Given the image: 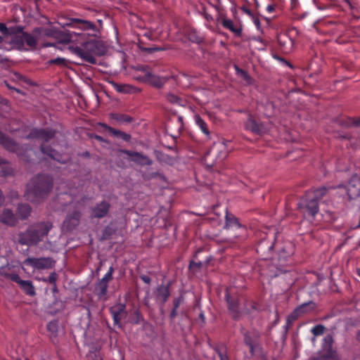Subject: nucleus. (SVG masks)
Wrapping results in <instances>:
<instances>
[{"label":"nucleus","instance_id":"obj_1","mask_svg":"<svg viewBox=\"0 0 360 360\" xmlns=\"http://www.w3.org/2000/svg\"><path fill=\"white\" fill-rule=\"evenodd\" d=\"M52 228L53 224L49 221L34 223L30 225L25 231L19 233L18 242L21 245L28 246H37L44 242L40 248L50 250L53 244L48 240L47 236Z\"/></svg>","mask_w":360,"mask_h":360},{"label":"nucleus","instance_id":"obj_2","mask_svg":"<svg viewBox=\"0 0 360 360\" xmlns=\"http://www.w3.org/2000/svg\"><path fill=\"white\" fill-rule=\"evenodd\" d=\"M52 188V177L47 174H40L32 178L27 184L25 195L27 200L39 203L48 196Z\"/></svg>","mask_w":360,"mask_h":360},{"label":"nucleus","instance_id":"obj_3","mask_svg":"<svg viewBox=\"0 0 360 360\" xmlns=\"http://www.w3.org/2000/svg\"><path fill=\"white\" fill-rule=\"evenodd\" d=\"M327 191L326 187H321L305 193L298 203L300 210L305 217L314 218L319 210V201Z\"/></svg>","mask_w":360,"mask_h":360},{"label":"nucleus","instance_id":"obj_4","mask_svg":"<svg viewBox=\"0 0 360 360\" xmlns=\"http://www.w3.org/2000/svg\"><path fill=\"white\" fill-rule=\"evenodd\" d=\"M56 131L52 129H32L29 134L27 136V139H35L41 140L43 143L41 145L40 150L41 153L46 155L52 160H54L58 162H65L61 154L58 153L56 150L53 149L50 146H45V143L52 139L56 135Z\"/></svg>","mask_w":360,"mask_h":360},{"label":"nucleus","instance_id":"obj_5","mask_svg":"<svg viewBox=\"0 0 360 360\" xmlns=\"http://www.w3.org/2000/svg\"><path fill=\"white\" fill-rule=\"evenodd\" d=\"M71 51L75 55L82 58L84 61L91 64H96V55H98L97 43L94 39L84 40L79 46H71Z\"/></svg>","mask_w":360,"mask_h":360},{"label":"nucleus","instance_id":"obj_6","mask_svg":"<svg viewBox=\"0 0 360 360\" xmlns=\"http://www.w3.org/2000/svg\"><path fill=\"white\" fill-rule=\"evenodd\" d=\"M0 144L7 150L16 153L25 162H30L29 155H27L32 150L27 148H24L18 144L15 141L6 136L0 131Z\"/></svg>","mask_w":360,"mask_h":360},{"label":"nucleus","instance_id":"obj_7","mask_svg":"<svg viewBox=\"0 0 360 360\" xmlns=\"http://www.w3.org/2000/svg\"><path fill=\"white\" fill-rule=\"evenodd\" d=\"M338 189V193L347 196L348 200L356 199L360 195V175L352 176L346 185H340Z\"/></svg>","mask_w":360,"mask_h":360},{"label":"nucleus","instance_id":"obj_8","mask_svg":"<svg viewBox=\"0 0 360 360\" xmlns=\"http://www.w3.org/2000/svg\"><path fill=\"white\" fill-rule=\"evenodd\" d=\"M58 23L62 27H71L82 31H96V27L94 23L80 18H65L61 17L58 19Z\"/></svg>","mask_w":360,"mask_h":360},{"label":"nucleus","instance_id":"obj_9","mask_svg":"<svg viewBox=\"0 0 360 360\" xmlns=\"http://www.w3.org/2000/svg\"><path fill=\"white\" fill-rule=\"evenodd\" d=\"M244 343L249 347L251 356L262 349L260 345L261 333L256 329L245 331L243 333Z\"/></svg>","mask_w":360,"mask_h":360},{"label":"nucleus","instance_id":"obj_10","mask_svg":"<svg viewBox=\"0 0 360 360\" xmlns=\"http://www.w3.org/2000/svg\"><path fill=\"white\" fill-rule=\"evenodd\" d=\"M34 33L44 36L54 37L60 39V41L64 44H68L72 41V34L70 33H65L62 31L58 30L55 27L51 28H41L37 27L33 30Z\"/></svg>","mask_w":360,"mask_h":360},{"label":"nucleus","instance_id":"obj_11","mask_svg":"<svg viewBox=\"0 0 360 360\" xmlns=\"http://www.w3.org/2000/svg\"><path fill=\"white\" fill-rule=\"evenodd\" d=\"M26 266H30L38 270L49 269L54 266L55 261L51 257H27L23 262Z\"/></svg>","mask_w":360,"mask_h":360},{"label":"nucleus","instance_id":"obj_12","mask_svg":"<svg viewBox=\"0 0 360 360\" xmlns=\"http://www.w3.org/2000/svg\"><path fill=\"white\" fill-rule=\"evenodd\" d=\"M228 154L229 150L226 145L224 142H219L214 143L210 150L206 154L205 160L207 161V158L213 155L215 156L214 164L217 165L221 162L228 156Z\"/></svg>","mask_w":360,"mask_h":360},{"label":"nucleus","instance_id":"obj_13","mask_svg":"<svg viewBox=\"0 0 360 360\" xmlns=\"http://www.w3.org/2000/svg\"><path fill=\"white\" fill-rule=\"evenodd\" d=\"M245 127L247 130L255 134L262 135L269 131L270 129V124L258 121L250 116L246 121Z\"/></svg>","mask_w":360,"mask_h":360},{"label":"nucleus","instance_id":"obj_14","mask_svg":"<svg viewBox=\"0 0 360 360\" xmlns=\"http://www.w3.org/2000/svg\"><path fill=\"white\" fill-rule=\"evenodd\" d=\"M333 339L332 335H328L323 339L322 349L319 356L316 358H321L323 360L332 359L335 356V352L333 349Z\"/></svg>","mask_w":360,"mask_h":360},{"label":"nucleus","instance_id":"obj_15","mask_svg":"<svg viewBox=\"0 0 360 360\" xmlns=\"http://www.w3.org/2000/svg\"><path fill=\"white\" fill-rule=\"evenodd\" d=\"M225 297L229 313L232 316L233 319H238L240 315L238 297L231 295L227 290Z\"/></svg>","mask_w":360,"mask_h":360},{"label":"nucleus","instance_id":"obj_16","mask_svg":"<svg viewBox=\"0 0 360 360\" xmlns=\"http://www.w3.org/2000/svg\"><path fill=\"white\" fill-rule=\"evenodd\" d=\"M110 204L106 201L103 200L99 203H96L95 205L90 208L91 210V219H101L106 217L110 211Z\"/></svg>","mask_w":360,"mask_h":360},{"label":"nucleus","instance_id":"obj_17","mask_svg":"<svg viewBox=\"0 0 360 360\" xmlns=\"http://www.w3.org/2000/svg\"><path fill=\"white\" fill-rule=\"evenodd\" d=\"M109 310L112 316L114 324L120 326L121 320L127 316L125 304L118 303L111 307Z\"/></svg>","mask_w":360,"mask_h":360},{"label":"nucleus","instance_id":"obj_18","mask_svg":"<svg viewBox=\"0 0 360 360\" xmlns=\"http://www.w3.org/2000/svg\"><path fill=\"white\" fill-rule=\"evenodd\" d=\"M122 153L128 155L131 158V160L134 162L144 166V165H151L153 164V161L146 155H143L141 153L131 151L129 150H123Z\"/></svg>","mask_w":360,"mask_h":360},{"label":"nucleus","instance_id":"obj_19","mask_svg":"<svg viewBox=\"0 0 360 360\" xmlns=\"http://www.w3.org/2000/svg\"><path fill=\"white\" fill-rule=\"evenodd\" d=\"M170 285L171 283L169 282L166 285L162 284L156 288L155 295L157 302L164 304L167 301L170 296Z\"/></svg>","mask_w":360,"mask_h":360},{"label":"nucleus","instance_id":"obj_20","mask_svg":"<svg viewBox=\"0 0 360 360\" xmlns=\"http://www.w3.org/2000/svg\"><path fill=\"white\" fill-rule=\"evenodd\" d=\"M277 41L283 52L288 53L291 51L293 46V41L286 33L278 34Z\"/></svg>","mask_w":360,"mask_h":360},{"label":"nucleus","instance_id":"obj_21","mask_svg":"<svg viewBox=\"0 0 360 360\" xmlns=\"http://www.w3.org/2000/svg\"><path fill=\"white\" fill-rule=\"evenodd\" d=\"M81 213L79 211H75L71 214L66 217L63 221V227L67 231L73 230L79 223Z\"/></svg>","mask_w":360,"mask_h":360},{"label":"nucleus","instance_id":"obj_22","mask_svg":"<svg viewBox=\"0 0 360 360\" xmlns=\"http://www.w3.org/2000/svg\"><path fill=\"white\" fill-rule=\"evenodd\" d=\"M0 221L8 226H15L18 223V218L12 210L4 209L1 214Z\"/></svg>","mask_w":360,"mask_h":360},{"label":"nucleus","instance_id":"obj_23","mask_svg":"<svg viewBox=\"0 0 360 360\" xmlns=\"http://www.w3.org/2000/svg\"><path fill=\"white\" fill-rule=\"evenodd\" d=\"M143 81L157 88H161L166 83L167 80L164 77L153 75L150 72H148L143 76Z\"/></svg>","mask_w":360,"mask_h":360},{"label":"nucleus","instance_id":"obj_24","mask_svg":"<svg viewBox=\"0 0 360 360\" xmlns=\"http://www.w3.org/2000/svg\"><path fill=\"white\" fill-rule=\"evenodd\" d=\"M99 125L101 126L105 130L108 131L114 136L119 137L127 142H129L131 140V137L130 134H128L120 130L114 129L105 123H100Z\"/></svg>","mask_w":360,"mask_h":360},{"label":"nucleus","instance_id":"obj_25","mask_svg":"<svg viewBox=\"0 0 360 360\" xmlns=\"http://www.w3.org/2000/svg\"><path fill=\"white\" fill-rule=\"evenodd\" d=\"M108 284L103 283L100 281L96 284L94 288L95 295L98 297V298L103 301L107 300V291H108Z\"/></svg>","mask_w":360,"mask_h":360},{"label":"nucleus","instance_id":"obj_26","mask_svg":"<svg viewBox=\"0 0 360 360\" xmlns=\"http://www.w3.org/2000/svg\"><path fill=\"white\" fill-rule=\"evenodd\" d=\"M316 307V304L314 302L309 301L308 302L303 303L296 307L294 310L297 311V314L302 316L304 314L310 313L314 311Z\"/></svg>","mask_w":360,"mask_h":360},{"label":"nucleus","instance_id":"obj_27","mask_svg":"<svg viewBox=\"0 0 360 360\" xmlns=\"http://www.w3.org/2000/svg\"><path fill=\"white\" fill-rule=\"evenodd\" d=\"M222 26L234 33L237 37H240L242 34V29L236 27L234 25L233 21L231 19H224L222 21Z\"/></svg>","mask_w":360,"mask_h":360},{"label":"nucleus","instance_id":"obj_28","mask_svg":"<svg viewBox=\"0 0 360 360\" xmlns=\"http://www.w3.org/2000/svg\"><path fill=\"white\" fill-rule=\"evenodd\" d=\"M195 122L201 131L206 136L207 139L210 138V131L207 124L202 119L200 115L195 116Z\"/></svg>","mask_w":360,"mask_h":360},{"label":"nucleus","instance_id":"obj_29","mask_svg":"<svg viewBox=\"0 0 360 360\" xmlns=\"http://www.w3.org/2000/svg\"><path fill=\"white\" fill-rule=\"evenodd\" d=\"M31 211V207L28 204H21L18 207L17 214L20 219H25L30 215Z\"/></svg>","mask_w":360,"mask_h":360},{"label":"nucleus","instance_id":"obj_30","mask_svg":"<svg viewBox=\"0 0 360 360\" xmlns=\"http://www.w3.org/2000/svg\"><path fill=\"white\" fill-rule=\"evenodd\" d=\"M20 286L26 295L29 296L35 295L36 292L32 281L23 280L20 284Z\"/></svg>","mask_w":360,"mask_h":360},{"label":"nucleus","instance_id":"obj_31","mask_svg":"<svg viewBox=\"0 0 360 360\" xmlns=\"http://www.w3.org/2000/svg\"><path fill=\"white\" fill-rule=\"evenodd\" d=\"M226 226L229 228H240L241 224H240L238 219L233 214H229L226 212Z\"/></svg>","mask_w":360,"mask_h":360},{"label":"nucleus","instance_id":"obj_32","mask_svg":"<svg viewBox=\"0 0 360 360\" xmlns=\"http://www.w3.org/2000/svg\"><path fill=\"white\" fill-rule=\"evenodd\" d=\"M24 45L26 44L30 48H36L37 39L32 34L22 32Z\"/></svg>","mask_w":360,"mask_h":360},{"label":"nucleus","instance_id":"obj_33","mask_svg":"<svg viewBox=\"0 0 360 360\" xmlns=\"http://www.w3.org/2000/svg\"><path fill=\"white\" fill-rule=\"evenodd\" d=\"M340 124L345 127L359 126L360 124V117L358 118L343 117L340 120Z\"/></svg>","mask_w":360,"mask_h":360},{"label":"nucleus","instance_id":"obj_34","mask_svg":"<svg viewBox=\"0 0 360 360\" xmlns=\"http://www.w3.org/2000/svg\"><path fill=\"white\" fill-rule=\"evenodd\" d=\"M110 117L116 120L117 122L120 123H130L132 122L133 118L125 114H121V113H112L110 115Z\"/></svg>","mask_w":360,"mask_h":360},{"label":"nucleus","instance_id":"obj_35","mask_svg":"<svg viewBox=\"0 0 360 360\" xmlns=\"http://www.w3.org/2000/svg\"><path fill=\"white\" fill-rule=\"evenodd\" d=\"M15 31L20 32L21 27L16 26V27H7L5 24L0 22V32L4 35H6V36L12 35L13 34H15Z\"/></svg>","mask_w":360,"mask_h":360},{"label":"nucleus","instance_id":"obj_36","mask_svg":"<svg viewBox=\"0 0 360 360\" xmlns=\"http://www.w3.org/2000/svg\"><path fill=\"white\" fill-rule=\"evenodd\" d=\"M12 35L13 37H12L11 42L16 45L19 49L22 48L24 46L22 28L21 27L20 32L15 31V34H13Z\"/></svg>","mask_w":360,"mask_h":360},{"label":"nucleus","instance_id":"obj_37","mask_svg":"<svg viewBox=\"0 0 360 360\" xmlns=\"http://www.w3.org/2000/svg\"><path fill=\"white\" fill-rule=\"evenodd\" d=\"M46 328L51 333V336L56 337L58 332V321L57 320H53L49 322Z\"/></svg>","mask_w":360,"mask_h":360},{"label":"nucleus","instance_id":"obj_38","mask_svg":"<svg viewBox=\"0 0 360 360\" xmlns=\"http://www.w3.org/2000/svg\"><path fill=\"white\" fill-rule=\"evenodd\" d=\"M300 316L297 314V311L293 310L290 315L288 316L286 319V325L285 326V330H288L290 327L292 326L294 322L299 318Z\"/></svg>","mask_w":360,"mask_h":360},{"label":"nucleus","instance_id":"obj_39","mask_svg":"<svg viewBox=\"0 0 360 360\" xmlns=\"http://www.w3.org/2000/svg\"><path fill=\"white\" fill-rule=\"evenodd\" d=\"M47 63L49 65H55L60 68L68 66V60L65 58L61 57H57L56 58L51 59L48 60Z\"/></svg>","mask_w":360,"mask_h":360},{"label":"nucleus","instance_id":"obj_40","mask_svg":"<svg viewBox=\"0 0 360 360\" xmlns=\"http://www.w3.org/2000/svg\"><path fill=\"white\" fill-rule=\"evenodd\" d=\"M112 84L117 92L126 94L130 91L131 86L129 85L119 84L114 82H112Z\"/></svg>","mask_w":360,"mask_h":360},{"label":"nucleus","instance_id":"obj_41","mask_svg":"<svg viewBox=\"0 0 360 360\" xmlns=\"http://www.w3.org/2000/svg\"><path fill=\"white\" fill-rule=\"evenodd\" d=\"M114 273L113 266H110L108 272L104 275V276L99 280L100 281L108 284V283L112 279V275Z\"/></svg>","mask_w":360,"mask_h":360},{"label":"nucleus","instance_id":"obj_42","mask_svg":"<svg viewBox=\"0 0 360 360\" xmlns=\"http://www.w3.org/2000/svg\"><path fill=\"white\" fill-rule=\"evenodd\" d=\"M325 329H326L325 326L320 324V325H316L314 327H313L311 330V332L314 336H319V335H321L322 334H323Z\"/></svg>","mask_w":360,"mask_h":360},{"label":"nucleus","instance_id":"obj_43","mask_svg":"<svg viewBox=\"0 0 360 360\" xmlns=\"http://www.w3.org/2000/svg\"><path fill=\"white\" fill-rule=\"evenodd\" d=\"M89 358H91V360H103L100 354V350L97 348H92L89 351Z\"/></svg>","mask_w":360,"mask_h":360},{"label":"nucleus","instance_id":"obj_44","mask_svg":"<svg viewBox=\"0 0 360 360\" xmlns=\"http://www.w3.org/2000/svg\"><path fill=\"white\" fill-rule=\"evenodd\" d=\"M167 100L169 103H173V104L182 105L181 104L182 100L179 97H178L177 96H176L175 94H169L167 96Z\"/></svg>","mask_w":360,"mask_h":360},{"label":"nucleus","instance_id":"obj_45","mask_svg":"<svg viewBox=\"0 0 360 360\" xmlns=\"http://www.w3.org/2000/svg\"><path fill=\"white\" fill-rule=\"evenodd\" d=\"M6 276L7 278L18 283L19 285L21 283V282H22V281H23L20 278L19 275L17 274H7Z\"/></svg>","mask_w":360,"mask_h":360},{"label":"nucleus","instance_id":"obj_46","mask_svg":"<svg viewBox=\"0 0 360 360\" xmlns=\"http://www.w3.org/2000/svg\"><path fill=\"white\" fill-rule=\"evenodd\" d=\"M216 352L220 359V360H229L228 356L225 352V349L222 347H217Z\"/></svg>","mask_w":360,"mask_h":360},{"label":"nucleus","instance_id":"obj_47","mask_svg":"<svg viewBox=\"0 0 360 360\" xmlns=\"http://www.w3.org/2000/svg\"><path fill=\"white\" fill-rule=\"evenodd\" d=\"M57 278V274L56 272H52L49 274V277L46 279H44V281L49 282L51 284H53L56 287Z\"/></svg>","mask_w":360,"mask_h":360},{"label":"nucleus","instance_id":"obj_48","mask_svg":"<svg viewBox=\"0 0 360 360\" xmlns=\"http://www.w3.org/2000/svg\"><path fill=\"white\" fill-rule=\"evenodd\" d=\"M141 49L147 53H149L164 50V49L159 47V46H153L151 47L141 48Z\"/></svg>","mask_w":360,"mask_h":360},{"label":"nucleus","instance_id":"obj_49","mask_svg":"<svg viewBox=\"0 0 360 360\" xmlns=\"http://www.w3.org/2000/svg\"><path fill=\"white\" fill-rule=\"evenodd\" d=\"M202 263L201 262H195L191 261L189 264V268L192 269V268L195 267L197 269H200L202 266Z\"/></svg>","mask_w":360,"mask_h":360},{"label":"nucleus","instance_id":"obj_50","mask_svg":"<svg viewBox=\"0 0 360 360\" xmlns=\"http://www.w3.org/2000/svg\"><path fill=\"white\" fill-rule=\"evenodd\" d=\"M181 302V297L174 299L173 300V307L178 309Z\"/></svg>","mask_w":360,"mask_h":360},{"label":"nucleus","instance_id":"obj_51","mask_svg":"<svg viewBox=\"0 0 360 360\" xmlns=\"http://www.w3.org/2000/svg\"><path fill=\"white\" fill-rule=\"evenodd\" d=\"M112 233V230L110 226H106L103 231L104 237L107 238L110 236Z\"/></svg>","mask_w":360,"mask_h":360},{"label":"nucleus","instance_id":"obj_52","mask_svg":"<svg viewBox=\"0 0 360 360\" xmlns=\"http://www.w3.org/2000/svg\"><path fill=\"white\" fill-rule=\"evenodd\" d=\"M241 10L243 11V13H245L248 15H249L250 17L253 16V13H252V11L249 8H248L246 6H243L241 8Z\"/></svg>","mask_w":360,"mask_h":360},{"label":"nucleus","instance_id":"obj_53","mask_svg":"<svg viewBox=\"0 0 360 360\" xmlns=\"http://www.w3.org/2000/svg\"><path fill=\"white\" fill-rule=\"evenodd\" d=\"M141 279L146 284H150L151 282V278L146 275L141 276Z\"/></svg>","mask_w":360,"mask_h":360},{"label":"nucleus","instance_id":"obj_54","mask_svg":"<svg viewBox=\"0 0 360 360\" xmlns=\"http://www.w3.org/2000/svg\"><path fill=\"white\" fill-rule=\"evenodd\" d=\"M177 309H176V308L173 307V309L171 311L170 314H169V318H170L171 320L174 319L175 317L177 316Z\"/></svg>","mask_w":360,"mask_h":360},{"label":"nucleus","instance_id":"obj_55","mask_svg":"<svg viewBox=\"0 0 360 360\" xmlns=\"http://www.w3.org/2000/svg\"><path fill=\"white\" fill-rule=\"evenodd\" d=\"M236 70L238 72H239L244 78H246L248 77V73L240 68H238L237 66H236Z\"/></svg>","mask_w":360,"mask_h":360},{"label":"nucleus","instance_id":"obj_56","mask_svg":"<svg viewBox=\"0 0 360 360\" xmlns=\"http://www.w3.org/2000/svg\"><path fill=\"white\" fill-rule=\"evenodd\" d=\"M139 70H141V71H142L143 72H144V73H145V75H146L147 72H150V71H149V68H148V66H146V65H141V66H140V67L139 68Z\"/></svg>","mask_w":360,"mask_h":360},{"label":"nucleus","instance_id":"obj_57","mask_svg":"<svg viewBox=\"0 0 360 360\" xmlns=\"http://www.w3.org/2000/svg\"><path fill=\"white\" fill-rule=\"evenodd\" d=\"M266 11L269 12V13H271L274 11V7L273 5H268L267 7H266Z\"/></svg>","mask_w":360,"mask_h":360},{"label":"nucleus","instance_id":"obj_58","mask_svg":"<svg viewBox=\"0 0 360 360\" xmlns=\"http://www.w3.org/2000/svg\"><path fill=\"white\" fill-rule=\"evenodd\" d=\"M177 122H178V124L180 125L179 127V129H181L182 128V125H183V119L181 117H179L177 118Z\"/></svg>","mask_w":360,"mask_h":360},{"label":"nucleus","instance_id":"obj_59","mask_svg":"<svg viewBox=\"0 0 360 360\" xmlns=\"http://www.w3.org/2000/svg\"><path fill=\"white\" fill-rule=\"evenodd\" d=\"M254 23L256 25V27L259 29L260 26V21L258 18L254 19Z\"/></svg>","mask_w":360,"mask_h":360},{"label":"nucleus","instance_id":"obj_60","mask_svg":"<svg viewBox=\"0 0 360 360\" xmlns=\"http://www.w3.org/2000/svg\"><path fill=\"white\" fill-rule=\"evenodd\" d=\"M94 138H95L96 140H98V141H101V142L104 141V139H103L102 136H101L95 135V136H94Z\"/></svg>","mask_w":360,"mask_h":360},{"label":"nucleus","instance_id":"obj_61","mask_svg":"<svg viewBox=\"0 0 360 360\" xmlns=\"http://www.w3.org/2000/svg\"><path fill=\"white\" fill-rule=\"evenodd\" d=\"M200 316V319H202V321L203 322H205V317L204 314H203V313H200V316Z\"/></svg>","mask_w":360,"mask_h":360},{"label":"nucleus","instance_id":"obj_62","mask_svg":"<svg viewBox=\"0 0 360 360\" xmlns=\"http://www.w3.org/2000/svg\"><path fill=\"white\" fill-rule=\"evenodd\" d=\"M309 360H323L321 358H316L315 356L311 357Z\"/></svg>","mask_w":360,"mask_h":360},{"label":"nucleus","instance_id":"obj_63","mask_svg":"<svg viewBox=\"0 0 360 360\" xmlns=\"http://www.w3.org/2000/svg\"><path fill=\"white\" fill-rule=\"evenodd\" d=\"M343 139H349V136L348 134L342 136Z\"/></svg>","mask_w":360,"mask_h":360},{"label":"nucleus","instance_id":"obj_64","mask_svg":"<svg viewBox=\"0 0 360 360\" xmlns=\"http://www.w3.org/2000/svg\"><path fill=\"white\" fill-rule=\"evenodd\" d=\"M356 274L360 277V268L356 269Z\"/></svg>","mask_w":360,"mask_h":360}]
</instances>
